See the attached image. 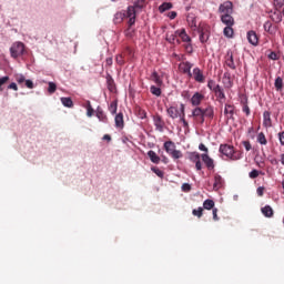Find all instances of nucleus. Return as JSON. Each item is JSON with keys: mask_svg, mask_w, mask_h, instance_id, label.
<instances>
[{"mask_svg": "<svg viewBox=\"0 0 284 284\" xmlns=\"http://www.w3.org/2000/svg\"><path fill=\"white\" fill-rule=\"evenodd\" d=\"M219 152L220 154L226 156V159H230L231 161H239L243 156V153L234 150V146L230 144H221Z\"/></svg>", "mask_w": 284, "mask_h": 284, "instance_id": "obj_1", "label": "nucleus"}, {"mask_svg": "<svg viewBox=\"0 0 284 284\" xmlns=\"http://www.w3.org/2000/svg\"><path fill=\"white\" fill-rule=\"evenodd\" d=\"M163 148L165 152L169 153V155L173 159H183V152L176 150V144H174V142L166 141L164 142Z\"/></svg>", "mask_w": 284, "mask_h": 284, "instance_id": "obj_2", "label": "nucleus"}, {"mask_svg": "<svg viewBox=\"0 0 284 284\" xmlns=\"http://www.w3.org/2000/svg\"><path fill=\"white\" fill-rule=\"evenodd\" d=\"M166 113L170 119H181V116H185V104H181L179 106L171 105L166 109Z\"/></svg>", "mask_w": 284, "mask_h": 284, "instance_id": "obj_3", "label": "nucleus"}, {"mask_svg": "<svg viewBox=\"0 0 284 284\" xmlns=\"http://www.w3.org/2000/svg\"><path fill=\"white\" fill-rule=\"evenodd\" d=\"M12 59H19L26 52V45L22 42H16L10 48Z\"/></svg>", "mask_w": 284, "mask_h": 284, "instance_id": "obj_4", "label": "nucleus"}, {"mask_svg": "<svg viewBox=\"0 0 284 284\" xmlns=\"http://www.w3.org/2000/svg\"><path fill=\"white\" fill-rule=\"evenodd\" d=\"M219 12L221 16L223 14H234V3L227 0L220 4Z\"/></svg>", "mask_w": 284, "mask_h": 284, "instance_id": "obj_5", "label": "nucleus"}, {"mask_svg": "<svg viewBox=\"0 0 284 284\" xmlns=\"http://www.w3.org/2000/svg\"><path fill=\"white\" fill-rule=\"evenodd\" d=\"M192 116H193L194 121H196V123H199L200 125H203L205 123V115H204L203 109L201 106H196L192 111Z\"/></svg>", "mask_w": 284, "mask_h": 284, "instance_id": "obj_6", "label": "nucleus"}, {"mask_svg": "<svg viewBox=\"0 0 284 284\" xmlns=\"http://www.w3.org/2000/svg\"><path fill=\"white\" fill-rule=\"evenodd\" d=\"M125 17L129 19V27L132 28L136 23V9L132 6L128 7L125 11Z\"/></svg>", "mask_w": 284, "mask_h": 284, "instance_id": "obj_7", "label": "nucleus"}, {"mask_svg": "<svg viewBox=\"0 0 284 284\" xmlns=\"http://www.w3.org/2000/svg\"><path fill=\"white\" fill-rule=\"evenodd\" d=\"M225 65L230 68V70H236V63L234 62V53L232 50H229L225 54Z\"/></svg>", "mask_w": 284, "mask_h": 284, "instance_id": "obj_8", "label": "nucleus"}, {"mask_svg": "<svg viewBox=\"0 0 284 284\" xmlns=\"http://www.w3.org/2000/svg\"><path fill=\"white\" fill-rule=\"evenodd\" d=\"M192 63L190 62H181L179 64V71L182 72V74H187L189 77H192Z\"/></svg>", "mask_w": 284, "mask_h": 284, "instance_id": "obj_9", "label": "nucleus"}, {"mask_svg": "<svg viewBox=\"0 0 284 284\" xmlns=\"http://www.w3.org/2000/svg\"><path fill=\"white\" fill-rule=\"evenodd\" d=\"M153 123H154L155 130L158 132H163V130L165 128V122L163 121V118H161V115H155L153 118Z\"/></svg>", "mask_w": 284, "mask_h": 284, "instance_id": "obj_10", "label": "nucleus"}, {"mask_svg": "<svg viewBox=\"0 0 284 284\" xmlns=\"http://www.w3.org/2000/svg\"><path fill=\"white\" fill-rule=\"evenodd\" d=\"M223 185H225V180H223V178L220 174H215L213 190L215 192H219V190H221V187H223Z\"/></svg>", "mask_w": 284, "mask_h": 284, "instance_id": "obj_11", "label": "nucleus"}, {"mask_svg": "<svg viewBox=\"0 0 284 284\" xmlns=\"http://www.w3.org/2000/svg\"><path fill=\"white\" fill-rule=\"evenodd\" d=\"M203 163L206 165L207 170H214V160L210 158L207 153L201 154Z\"/></svg>", "mask_w": 284, "mask_h": 284, "instance_id": "obj_12", "label": "nucleus"}, {"mask_svg": "<svg viewBox=\"0 0 284 284\" xmlns=\"http://www.w3.org/2000/svg\"><path fill=\"white\" fill-rule=\"evenodd\" d=\"M193 79L197 83H205V75H203V71L199 68L193 69Z\"/></svg>", "mask_w": 284, "mask_h": 284, "instance_id": "obj_13", "label": "nucleus"}, {"mask_svg": "<svg viewBox=\"0 0 284 284\" xmlns=\"http://www.w3.org/2000/svg\"><path fill=\"white\" fill-rule=\"evenodd\" d=\"M176 34L180 37L183 43H192V38H190L185 29L176 30Z\"/></svg>", "mask_w": 284, "mask_h": 284, "instance_id": "obj_14", "label": "nucleus"}, {"mask_svg": "<svg viewBox=\"0 0 284 284\" xmlns=\"http://www.w3.org/2000/svg\"><path fill=\"white\" fill-rule=\"evenodd\" d=\"M205 99V95L202 94L201 92H195L193 97L191 98V103L192 105H201V102Z\"/></svg>", "mask_w": 284, "mask_h": 284, "instance_id": "obj_15", "label": "nucleus"}, {"mask_svg": "<svg viewBox=\"0 0 284 284\" xmlns=\"http://www.w3.org/2000/svg\"><path fill=\"white\" fill-rule=\"evenodd\" d=\"M247 41L251 43V45H258V36L255 31L247 32Z\"/></svg>", "mask_w": 284, "mask_h": 284, "instance_id": "obj_16", "label": "nucleus"}, {"mask_svg": "<svg viewBox=\"0 0 284 284\" xmlns=\"http://www.w3.org/2000/svg\"><path fill=\"white\" fill-rule=\"evenodd\" d=\"M220 19L224 26H234V17H232V13L222 14Z\"/></svg>", "mask_w": 284, "mask_h": 284, "instance_id": "obj_17", "label": "nucleus"}, {"mask_svg": "<svg viewBox=\"0 0 284 284\" xmlns=\"http://www.w3.org/2000/svg\"><path fill=\"white\" fill-rule=\"evenodd\" d=\"M115 128H119L120 130H123L125 128V121L123 120V113L120 112L115 115Z\"/></svg>", "mask_w": 284, "mask_h": 284, "instance_id": "obj_18", "label": "nucleus"}, {"mask_svg": "<svg viewBox=\"0 0 284 284\" xmlns=\"http://www.w3.org/2000/svg\"><path fill=\"white\" fill-rule=\"evenodd\" d=\"M263 119L264 128H272V113L270 111H264Z\"/></svg>", "mask_w": 284, "mask_h": 284, "instance_id": "obj_19", "label": "nucleus"}, {"mask_svg": "<svg viewBox=\"0 0 284 284\" xmlns=\"http://www.w3.org/2000/svg\"><path fill=\"white\" fill-rule=\"evenodd\" d=\"M222 83L226 90H230L234 85V82H232V78L230 77V73H224L222 78Z\"/></svg>", "mask_w": 284, "mask_h": 284, "instance_id": "obj_20", "label": "nucleus"}, {"mask_svg": "<svg viewBox=\"0 0 284 284\" xmlns=\"http://www.w3.org/2000/svg\"><path fill=\"white\" fill-rule=\"evenodd\" d=\"M179 37V33H176V31L174 33H170L168 32L166 33V41L169 43H178V44H181V40L178 39Z\"/></svg>", "mask_w": 284, "mask_h": 284, "instance_id": "obj_21", "label": "nucleus"}, {"mask_svg": "<svg viewBox=\"0 0 284 284\" xmlns=\"http://www.w3.org/2000/svg\"><path fill=\"white\" fill-rule=\"evenodd\" d=\"M95 116L101 121L102 123H108V115H105V112H103V109L101 106H98Z\"/></svg>", "mask_w": 284, "mask_h": 284, "instance_id": "obj_22", "label": "nucleus"}, {"mask_svg": "<svg viewBox=\"0 0 284 284\" xmlns=\"http://www.w3.org/2000/svg\"><path fill=\"white\" fill-rule=\"evenodd\" d=\"M202 112L204 114V119H214V108L212 105L202 109Z\"/></svg>", "mask_w": 284, "mask_h": 284, "instance_id": "obj_23", "label": "nucleus"}, {"mask_svg": "<svg viewBox=\"0 0 284 284\" xmlns=\"http://www.w3.org/2000/svg\"><path fill=\"white\" fill-rule=\"evenodd\" d=\"M261 212L264 216H266V219H272V216H274V210L270 205L262 207Z\"/></svg>", "mask_w": 284, "mask_h": 284, "instance_id": "obj_24", "label": "nucleus"}, {"mask_svg": "<svg viewBox=\"0 0 284 284\" xmlns=\"http://www.w3.org/2000/svg\"><path fill=\"white\" fill-rule=\"evenodd\" d=\"M224 114L227 119H234V105L225 104Z\"/></svg>", "mask_w": 284, "mask_h": 284, "instance_id": "obj_25", "label": "nucleus"}, {"mask_svg": "<svg viewBox=\"0 0 284 284\" xmlns=\"http://www.w3.org/2000/svg\"><path fill=\"white\" fill-rule=\"evenodd\" d=\"M148 156H149L151 163H155L156 165H158V163H161V158L159 155H156V152L151 150L148 152Z\"/></svg>", "mask_w": 284, "mask_h": 284, "instance_id": "obj_26", "label": "nucleus"}, {"mask_svg": "<svg viewBox=\"0 0 284 284\" xmlns=\"http://www.w3.org/2000/svg\"><path fill=\"white\" fill-rule=\"evenodd\" d=\"M264 30L265 32H268V34H276V27L273 26L270 21L264 23Z\"/></svg>", "mask_w": 284, "mask_h": 284, "instance_id": "obj_27", "label": "nucleus"}, {"mask_svg": "<svg viewBox=\"0 0 284 284\" xmlns=\"http://www.w3.org/2000/svg\"><path fill=\"white\" fill-rule=\"evenodd\" d=\"M151 81H154V83L161 88L163 85V80H161V77L159 75V73L156 71H154L151 74Z\"/></svg>", "mask_w": 284, "mask_h": 284, "instance_id": "obj_28", "label": "nucleus"}, {"mask_svg": "<svg viewBox=\"0 0 284 284\" xmlns=\"http://www.w3.org/2000/svg\"><path fill=\"white\" fill-rule=\"evenodd\" d=\"M233 26H226L223 30V34L224 37H226L227 39H232L234 37V28H232Z\"/></svg>", "mask_w": 284, "mask_h": 284, "instance_id": "obj_29", "label": "nucleus"}, {"mask_svg": "<svg viewBox=\"0 0 284 284\" xmlns=\"http://www.w3.org/2000/svg\"><path fill=\"white\" fill-rule=\"evenodd\" d=\"M125 16H126V13L124 10L116 12L114 14V19H113L114 23H122L123 19H125Z\"/></svg>", "mask_w": 284, "mask_h": 284, "instance_id": "obj_30", "label": "nucleus"}, {"mask_svg": "<svg viewBox=\"0 0 284 284\" xmlns=\"http://www.w3.org/2000/svg\"><path fill=\"white\" fill-rule=\"evenodd\" d=\"M274 85H275V90H276L277 92H282V91H283V88H284L283 78L277 77V78L275 79Z\"/></svg>", "mask_w": 284, "mask_h": 284, "instance_id": "obj_31", "label": "nucleus"}, {"mask_svg": "<svg viewBox=\"0 0 284 284\" xmlns=\"http://www.w3.org/2000/svg\"><path fill=\"white\" fill-rule=\"evenodd\" d=\"M60 101L62 105H64V108H74V102L72 101V98H61Z\"/></svg>", "mask_w": 284, "mask_h": 284, "instance_id": "obj_32", "label": "nucleus"}, {"mask_svg": "<svg viewBox=\"0 0 284 284\" xmlns=\"http://www.w3.org/2000/svg\"><path fill=\"white\" fill-rule=\"evenodd\" d=\"M215 97L220 100L225 99V91L223 90V88H221V85L215 88V91H213Z\"/></svg>", "mask_w": 284, "mask_h": 284, "instance_id": "obj_33", "label": "nucleus"}, {"mask_svg": "<svg viewBox=\"0 0 284 284\" xmlns=\"http://www.w3.org/2000/svg\"><path fill=\"white\" fill-rule=\"evenodd\" d=\"M209 40H210V32L204 31V30H200V41H201V43H207Z\"/></svg>", "mask_w": 284, "mask_h": 284, "instance_id": "obj_34", "label": "nucleus"}, {"mask_svg": "<svg viewBox=\"0 0 284 284\" xmlns=\"http://www.w3.org/2000/svg\"><path fill=\"white\" fill-rule=\"evenodd\" d=\"M214 200L207 199L203 202V207L204 210H214Z\"/></svg>", "mask_w": 284, "mask_h": 284, "instance_id": "obj_35", "label": "nucleus"}, {"mask_svg": "<svg viewBox=\"0 0 284 284\" xmlns=\"http://www.w3.org/2000/svg\"><path fill=\"white\" fill-rule=\"evenodd\" d=\"M189 160L192 163H196V162L201 161V154H199V152H191V153H189Z\"/></svg>", "mask_w": 284, "mask_h": 284, "instance_id": "obj_36", "label": "nucleus"}, {"mask_svg": "<svg viewBox=\"0 0 284 284\" xmlns=\"http://www.w3.org/2000/svg\"><path fill=\"white\" fill-rule=\"evenodd\" d=\"M271 19L275 23H281V21H283V16L281 14V11H275L273 14H271Z\"/></svg>", "mask_w": 284, "mask_h": 284, "instance_id": "obj_37", "label": "nucleus"}, {"mask_svg": "<svg viewBox=\"0 0 284 284\" xmlns=\"http://www.w3.org/2000/svg\"><path fill=\"white\" fill-rule=\"evenodd\" d=\"M257 143H260V145H267V138H265V133L260 132L257 134Z\"/></svg>", "mask_w": 284, "mask_h": 284, "instance_id": "obj_38", "label": "nucleus"}, {"mask_svg": "<svg viewBox=\"0 0 284 284\" xmlns=\"http://www.w3.org/2000/svg\"><path fill=\"white\" fill-rule=\"evenodd\" d=\"M119 108V102L116 100L112 101L109 105V112L111 114H116V110Z\"/></svg>", "mask_w": 284, "mask_h": 284, "instance_id": "obj_39", "label": "nucleus"}, {"mask_svg": "<svg viewBox=\"0 0 284 284\" xmlns=\"http://www.w3.org/2000/svg\"><path fill=\"white\" fill-rule=\"evenodd\" d=\"M166 10H172V2H164L159 7L160 12H166Z\"/></svg>", "mask_w": 284, "mask_h": 284, "instance_id": "obj_40", "label": "nucleus"}, {"mask_svg": "<svg viewBox=\"0 0 284 284\" xmlns=\"http://www.w3.org/2000/svg\"><path fill=\"white\" fill-rule=\"evenodd\" d=\"M242 111L246 114V116H250L251 110L250 105H247V100H245L244 102L242 101Z\"/></svg>", "mask_w": 284, "mask_h": 284, "instance_id": "obj_41", "label": "nucleus"}, {"mask_svg": "<svg viewBox=\"0 0 284 284\" xmlns=\"http://www.w3.org/2000/svg\"><path fill=\"white\" fill-rule=\"evenodd\" d=\"M151 94H154V97H161V88L152 85L150 88Z\"/></svg>", "mask_w": 284, "mask_h": 284, "instance_id": "obj_42", "label": "nucleus"}, {"mask_svg": "<svg viewBox=\"0 0 284 284\" xmlns=\"http://www.w3.org/2000/svg\"><path fill=\"white\" fill-rule=\"evenodd\" d=\"M187 23H189L190 28H192L193 30H196V18L189 17L187 18Z\"/></svg>", "mask_w": 284, "mask_h": 284, "instance_id": "obj_43", "label": "nucleus"}, {"mask_svg": "<svg viewBox=\"0 0 284 284\" xmlns=\"http://www.w3.org/2000/svg\"><path fill=\"white\" fill-rule=\"evenodd\" d=\"M193 216H197V219H201L203 216V207H197L192 211Z\"/></svg>", "mask_w": 284, "mask_h": 284, "instance_id": "obj_44", "label": "nucleus"}, {"mask_svg": "<svg viewBox=\"0 0 284 284\" xmlns=\"http://www.w3.org/2000/svg\"><path fill=\"white\" fill-rule=\"evenodd\" d=\"M207 88H209V90L214 92L216 90V88H219V84H216V82L214 80H209Z\"/></svg>", "mask_w": 284, "mask_h": 284, "instance_id": "obj_45", "label": "nucleus"}, {"mask_svg": "<svg viewBox=\"0 0 284 284\" xmlns=\"http://www.w3.org/2000/svg\"><path fill=\"white\" fill-rule=\"evenodd\" d=\"M94 114V109L92 108V103L90 101L87 102V116H92Z\"/></svg>", "mask_w": 284, "mask_h": 284, "instance_id": "obj_46", "label": "nucleus"}, {"mask_svg": "<svg viewBox=\"0 0 284 284\" xmlns=\"http://www.w3.org/2000/svg\"><path fill=\"white\" fill-rule=\"evenodd\" d=\"M151 170H152V172H154V174H156V176H159L160 179H163L165 173L163 171H161L159 168L153 166V168H151Z\"/></svg>", "mask_w": 284, "mask_h": 284, "instance_id": "obj_47", "label": "nucleus"}, {"mask_svg": "<svg viewBox=\"0 0 284 284\" xmlns=\"http://www.w3.org/2000/svg\"><path fill=\"white\" fill-rule=\"evenodd\" d=\"M48 92L49 94H54L57 92V84L54 82H49Z\"/></svg>", "mask_w": 284, "mask_h": 284, "instance_id": "obj_48", "label": "nucleus"}, {"mask_svg": "<svg viewBox=\"0 0 284 284\" xmlns=\"http://www.w3.org/2000/svg\"><path fill=\"white\" fill-rule=\"evenodd\" d=\"M16 81H17V83H19V85H22V83H26V75L17 74L16 75Z\"/></svg>", "mask_w": 284, "mask_h": 284, "instance_id": "obj_49", "label": "nucleus"}, {"mask_svg": "<svg viewBox=\"0 0 284 284\" xmlns=\"http://www.w3.org/2000/svg\"><path fill=\"white\" fill-rule=\"evenodd\" d=\"M145 6V0H138L134 2V6H132V8H134L136 10V8H139L141 10V8H143Z\"/></svg>", "mask_w": 284, "mask_h": 284, "instance_id": "obj_50", "label": "nucleus"}, {"mask_svg": "<svg viewBox=\"0 0 284 284\" xmlns=\"http://www.w3.org/2000/svg\"><path fill=\"white\" fill-rule=\"evenodd\" d=\"M9 81H10V77H8V75L0 78V92H1V90H3L1 88H3V85H6V83Z\"/></svg>", "mask_w": 284, "mask_h": 284, "instance_id": "obj_51", "label": "nucleus"}, {"mask_svg": "<svg viewBox=\"0 0 284 284\" xmlns=\"http://www.w3.org/2000/svg\"><path fill=\"white\" fill-rule=\"evenodd\" d=\"M184 48H185L186 52H189V54H192V52H194V48L192 47V42H186Z\"/></svg>", "mask_w": 284, "mask_h": 284, "instance_id": "obj_52", "label": "nucleus"}, {"mask_svg": "<svg viewBox=\"0 0 284 284\" xmlns=\"http://www.w3.org/2000/svg\"><path fill=\"white\" fill-rule=\"evenodd\" d=\"M24 85H26V88H28L29 90H34V82H32V80H26V81H24Z\"/></svg>", "mask_w": 284, "mask_h": 284, "instance_id": "obj_53", "label": "nucleus"}, {"mask_svg": "<svg viewBox=\"0 0 284 284\" xmlns=\"http://www.w3.org/2000/svg\"><path fill=\"white\" fill-rule=\"evenodd\" d=\"M277 139L280 141V144L284 148V131L277 133Z\"/></svg>", "mask_w": 284, "mask_h": 284, "instance_id": "obj_54", "label": "nucleus"}, {"mask_svg": "<svg viewBox=\"0 0 284 284\" xmlns=\"http://www.w3.org/2000/svg\"><path fill=\"white\" fill-rule=\"evenodd\" d=\"M115 61L119 65H123L125 63V60H123V54H118Z\"/></svg>", "mask_w": 284, "mask_h": 284, "instance_id": "obj_55", "label": "nucleus"}, {"mask_svg": "<svg viewBox=\"0 0 284 284\" xmlns=\"http://www.w3.org/2000/svg\"><path fill=\"white\" fill-rule=\"evenodd\" d=\"M191 191H192V185H190V183L182 184V192H191Z\"/></svg>", "mask_w": 284, "mask_h": 284, "instance_id": "obj_56", "label": "nucleus"}, {"mask_svg": "<svg viewBox=\"0 0 284 284\" xmlns=\"http://www.w3.org/2000/svg\"><path fill=\"white\" fill-rule=\"evenodd\" d=\"M258 170H253L248 173L250 179H258Z\"/></svg>", "mask_w": 284, "mask_h": 284, "instance_id": "obj_57", "label": "nucleus"}, {"mask_svg": "<svg viewBox=\"0 0 284 284\" xmlns=\"http://www.w3.org/2000/svg\"><path fill=\"white\" fill-rule=\"evenodd\" d=\"M125 37H128L129 39H132L134 31L131 29V27L129 26L128 30L124 31Z\"/></svg>", "mask_w": 284, "mask_h": 284, "instance_id": "obj_58", "label": "nucleus"}, {"mask_svg": "<svg viewBox=\"0 0 284 284\" xmlns=\"http://www.w3.org/2000/svg\"><path fill=\"white\" fill-rule=\"evenodd\" d=\"M242 144L245 148L246 152H250V150H252V143H250V141H243Z\"/></svg>", "mask_w": 284, "mask_h": 284, "instance_id": "obj_59", "label": "nucleus"}, {"mask_svg": "<svg viewBox=\"0 0 284 284\" xmlns=\"http://www.w3.org/2000/svg\"><path fill=\"white\" fill-rule=\"evenodd\" d=\"M268 59H271L272 61H278V54L276 52L272 51L268 54Z\"/></svg>", "mask_w": 284, "mask_h": 284, "instance_id": "obj_60", "label": "nucleus"}, {"mask_svg": "<svg viewBox=\"0 0 284 284\" xmlns=\"http://www.w3.org/2000/svg\"><path fill=\"white\" fill-rule=\"evenodd\" d=\"M112 63H113L112 57H109V58L105 59V67L106 68H112Z\"/></svg>", "mask_w": 284, "mask_h": 284, "instance_id": "obj_61", "label": "nucleus"}, {"mask_svg": "<svg viewBox=\"0 0 284 284\" xmlns=\"http://www.w3.org/2000/svg\"><path fill=\"white\" fill-rule=\"evenodd\" d=\"M256 192H257V195H258V196H263V194H265V187L258 186L257 190H256Z\"/></svg>", "mask_w": 284, "mask_h": 284, "instance_id": "obj_62", "label": "nucleus"}, {"mask_svg": "<svg viewBox=\"0 0 284 284\" xmlns=\"http://www.w3.org/2000/svg\"><path fill=\"white\" fill-rule=\"evenodd\" d=\"M213 210V221H219V209H212Z\"/></svg>", "mask_w": 284, "mask_h": 284, "instance_id": "obj_63", "label": "nucleus"}, {"mask_svg": "<svg viewBox=\"0 0 284 284\" xmlns=\"http://www.w3.org/2000/svg\"><path fill=\"white\" fill-rule=\"evenodd\" d=\"M199 150H201V152H205V154H207V152H209L207 146H205V144H203V143H201V144L199 145Z\"/></svg>", "mask_w": 284, "mask_h": 284, "instance_id": "obj_64", "label": "nucleus"}]
</instances>
